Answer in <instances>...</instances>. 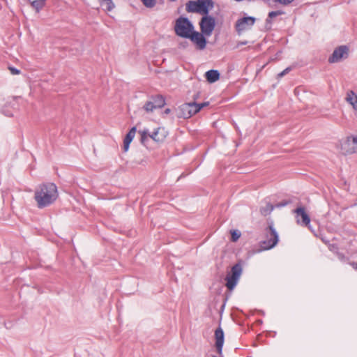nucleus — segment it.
<instances>
[{"label":"nucleus","instance_id":"obj_1","mask_svg":"<svg viewBox=\"0 0 357 357\" xmlns=\"http://www.w3.org/2000/svg\"><path fill=\"white\" fill-rule=\"evenodd\" d=\"M57 197V187L53 183L40 185L34 194V198L39 208L51 205L56 201Z\"/></svg>","mask_w":357,"mask_h":357},{"label":"nucleus","instance_id":"obj_2","mask_svg":"<svg viewBox=\"0 0 357 357\" xmlns=\"http://www.w3.org/2000/svg\"><path fill=\"white\" fill-rule=\"evenodd\" d=\"M174 30L177 36L188 38L194 31V26L188 18L181 17L176 21Z\"/></svg>","mask_w":357,"mask_h":357},{"label":"nucleus","instance_id":"obj_3","mask_svg":"<svg viewBox=\"0 0 357 357\" xmlns=\"http://www.w3.org/2000/svg\"><path fill=\"white\" fill-rule=\"evenodd\" d=\"M265 235L266 239L261 242V247L264 250H270L277 245L279 238L272 221L268 222V227L265 229Z\"/></svg>","mask_w":357,"mask_h":357},{"label":"nucleus","instance_id":"obj_4","mask_svg":"<svg viewBox=\"0 0 357 357\" xmlns=\"http://www.w3.org/2000/svg\"><path fill=\"white\" fill-rule=\"evenodd\" d=\"M242 266L239 263L236 264L231 267V272L229 273L225 278V285L229 290H233L236 286L242 274Z\"/></svg>","mask_w":357,"mask_h":357},{"label":"nucleus","instance_id":"obj_5","mask_svg":"<svg viewBox=\"0 0 357 357\" xmlns=\"http://www.w3.org/2000/svg\"><path fill=\"white\" fill-rule=\"evenodd\" d=\"M340 149L344 155L357 153V135L349 136L341 141Z\"/></svg>","mask_w":357,"mask_h":357},{"label":"nucleus","instance_id":"obj_6","mask_svg":"<svg viewBox=\"0 0 357 357\" xmlns=\"http://www.w3.org/2000/svg\"><path fill=\"white\" fill-rule=\"evenodd\" d=\"M256 22V18L252 16L243 17L236 20L235 29L238 34L250 29Z\"/></svg>","mask_w":357,"mask_h":357},{"label":"nucleus","instance_id":"obj_7","mask_svg":"<svg viewBox=\"0 0 357 357\" xmlns=\"http://www.w3.org/2000/svg\"><path fill=\"white\" fill-rule=\"evenodd\" d=\"M196 102H187L182 104L178 109V117L183 119H189L192 116L197 114Z\"/></svg>","mask_w":357,"mask_h":357},{"label":"nucleus","instance_id":"obj_8","mask_svg":"<svg viewBox=\"0 0 357 357\" xmlns=\"http://www.w3.org/2000/svg\"><path fill=\"white\" fill-rule=\"evenodd\" d=\"M349 56V49L346 45H341L336 48L333 54L328 58L330 63L340 62L343 59H347Z\"/></svg>","mask_w":357,"mask_h":357},{"label":"nucleus","instance_id":"obj_9","mask_svg":"<svg viewBox=\"0 0 357 357\" xmlns=\"http://www.w3.org/2000/svg\"><path fill=\"white\" fill-rule=\"evenodd\" d=\"M199 24L202 32L204 34L209 36L215 28V19L213 17L208 16V15H205L202 18Z\"/></svg>","mask_w":357,"mask_h":357},{"label":"nucleus","instance_id":"obj_10","mask_svg":"<svg viewBox=\"0 0 357 357\" xmlns=\"http://www.w3.org/2000/svg\"><path fill=\"white\" fill-rule=\"evenodd\" d=\"M296 214V222L302 226H307L310 222V218L303 206H300L294 211Z\"/></svg>","mask_w":357,"mask_h":357},{"label":"nucleus","instance_id":"obj_11","mask_svg":"<svg viewBox=\"0 0 357 357\" xmlns=\"http://www.w3.org/2000/svg\"><path fill=\"white\" fill-rule=\"evenodd\" d=\"M188 38L195 43L199 50H204L206 47V39L204 36L203 33H201L194 31Z\"/></svg>","mask_w":357,"mask_h":357},{"label":"nucleus","instance_id":"obj_12","mask_svg":"<svg viewBox=\"0 0 357 357\" xmlns=\"http://www.w3.org/2000/svg\"><path fill=\"white\" fill-rule=\"evenodd\" d=\"M215 347L219 354L222 353V347L224 344V332L222 329L219 327L215 331Z\"/></svg>","mask_w":357,"mask_h":357},{"label":"nucleus","instance_id":"obj_13","mask_svg":"<svg viewBox=\"0 0 357 357\" xmlns=\"http://www.w3.org/2000/svg\"><path fill=\"white\" fill-rule=\"evenodd\" d=\"M200 13L207 15L209 13V9L212 8L214 6V2L212 0H197Z\"/></svg>","mask_w":357,"mask_h":357},{"label":"nucleus","instance_id":"obj_14","mask_svg":"<svg viewBox=\"0 0 357 357\" xmlns=\"http://www.w3.org/2000/svg\"><path fill=\"white\" fill-rule=\"evenodd\" d=\"M149 137L156 142H162L165 139L166 135L164 129L158 128L151 132V135H149Z\"/></svg>","mask_w":357,"mask_h":357},{"label":"nucleus","instance_id":"obj_15","mask_svg":"<svg viewBox=\"0 0 357 357\" xmlns=\"http://www.w3.org/2000/svg\"><path fill=\"white\" fill-rule=\"evenodd\" d=\"M220 75V74L217 70H209L205 73L206 79L210 83H213L218 80Z\"/></svg>","mask_w":357,"mask_h":357},{"label":"nucleus","instance_id":"obj_16","mask_svg":"<svg viewBox=\"0 0 357 357\" xmlns=\"http://www.w3.org/2000/svg\"><path fill=\"white\" fill-rule=\"evenodd\" d=\"M346 101L352 105L353 109L357 112V95L353 91H349L345 98Z\"/></svg>","mask_w":357,"mask_h":357},{"label":"nucleus","instance_id":"obj_17","mask_svg":"<svg viewBox=\"0 0 357 357\" xmlns=\"http://www.w3.org/2000/svg\"><path fill=\"white\" fill-rule=\"evenodd\" d=\"M36 13H39L45 6L46 0H27Z\"/></svg>","mask_w":357,"mask_h":357},{"label":"nucleus","instance_id":"obj_18","mask_svg":"<svg viewBox=\"0 0 357 357\" xmlns=\"http://www.w3.org/2000/svg\"><path fill=\"white\" fill-rule=\"evenodd\" d=\"M186 10L189 13H200L197 0V1H189L186 4Z\"/></svg>","mask_w":357,"mask_h":357},{"label":"nucleus","instance_id":"obj_19","mask_svg":"<svg viewBox=\"0 0 357 357\" xmlns=\"http://www.w3.org/2000/svg\"><path fill=\"white\" fill-rule=\"evenodd\" d=\"M152 101L155 109L161 108L165 105V100L164 97L161 95H158L156 96L152 97Z\"/></svg>","mask_w":357,"mask_h":357},{"label":"nucleus","instance_id":"obj_20","mask_svg":"<svg viewBox=\"0 0 357 357\" xmlns=\"http://www.w3.org/2000/svg\"><path fill=\"white\" fill-rule=\"evenodd\" d=\"M265 204L266 205L260 208V213L264 216L269 215L275 208V206L268 202L266 201Z\"/></svg>","mask_w":357,"mask_h":357},{"label":"nucleus","instance_id":"obj_21","mask_svg":"<svg viewBox=\"0 0 357 357\" xmlns=\"http://www.w3.org/2000/svg\"><path fill=\"white\" fill-rule=\"evenodd\" d=\"M135 132H136V127H132L130 130V131L127 133V135H126L123 142L130 144L131 142L132 141L133 138L135 137Z\"/></svg>","mask_w":357,"mask_h":357},{"label":"nucleus","instance_id":"obj_22","mask_svg":"<svg viewBox=\"0 0 357 357\" xmlns=\"http://www.w3.org/2000/svg\"><path fill=\"white\" fill-rule=\"evenodd\" d=\"M139 133L141 135V142L142 144L145 143V141L149 137V135L151 133L149 132L148 129H144L143 130H139Z\"/></svg>","mask_w":357,"mask_h":357},{"label":"nucleus","instance_id":"obj_23","mask_svg":"<svg viewBox=\"0 0 357 357\" xmlns=\"http://www.w3.org/2000/svg\"><path fill=\"white\" fill-rule=\"evenodd\" d=\"M143 108L146 112H153L155 109L152 100L147 101L144 105Z\"/></svg>","mask_w":357,"mask_h":357},{"label":"nucleus","instance_id":"obj_24","mask_svg":"<svg viewBox=\"0 0 357 357\" xmlns=\"http://www.w3.org/2000/svg\"><path fill=\"white\" fill-rule=\"evenodd\" d=\"M284 13L283 11L282 10H276V11H271L268 13V18L266 19V23H271V18H273L276 16H278V15H282Z\"/></svg>","mask_w":357,"mask_h":357},{"label":"nucleus","instance_id":"obj_25","mask_svg":"<svg viewBox=\"0 0 357 357\" xmlns=\"http://www.w3.org/2000/svg\"><path fill=\"white\" fill-rule=\"evenodd\" d=\"M231 241L236 242L241 236V233L238 230H234L231 233Z\"/></svg>","mask_w":357,"mask_h":357},{"label":"nucleus","instance_id":"obj_26","mask_svg":"<svg viewBox=\"0 0 357 357\" xmlns=\"http://www.w3.org/2000/svg\"><path fill=\"white\" fill-rule=\"evenodd\" d=\"M207 105H208V102H205L200 104L196 103L197 111L199 112L201 110V109Z\"/></svg>","mask_w":357,"mask_h":357},{"label":"nucleus","instance_id":"obj_27","mask_svg":"<svg viewBox=\"0 0 357 357\" xmlns=\"http://www.w3.org/2000/svg\"><path fill=\"white\" fill-rule=\"evenodd\" d=\"M8 69L12 75H19L20 73V70L15 67L9 66Z\"/></svg>","mask_w":357,"mask_h":357},{"label":"nucleus","instance_id":"obj_28","mask_svg":"<svg viewBox=\"0 0 357 357\" xmlns=\"http://www.w3.org/2000/svg\"><path fill=\"white\" fill-rule=\"evenodd\" d=\"M294 0H275V2H278L279 3L282 5H289Z\"/></svg>","mask_w":357,"mask_h":357},{"label":"nucleus","instance_id":"obj_29","mask_svg":"<svg viewBox=\"0 0 357 357\" xmlns=\"http://www.w3.org/2000/svg\"><path fill=\"white\" fill-rule=\"evenodd\" d=\"M291 70V68L290 67H288L287 68H285L284 70H282L281 73H280L278 75V77L280 78V77H283L284 75H285L286 74H287L289 71Z\"/></svg>","mask_w":357,"mask_h":357},{"label":"nucleus","instance_id":"obj_30","mask_svg":"<svg viewBox=\"0 0 357 357\" xmlns=\"http://www.w3.org/2000/svg\"><path fill=\"white\" fill-rule=\"evenodd\" d=\"M289 203V202H288V201H282V202H280L278 204H277L275 206L277 208H281V207L287 206Z\"/></svg>","mask_w":357,"mask_h":357},{"label":"nucleus","instance_id":"obj_31","mask_svg":"<svg viewBox=\"0 0 357 357\" xmlns=\"http://www.w3.org/2000/svg\"><path fill=\"white\" fill-rule=\"evenodd\" d=\"M129 146H130V143H127V142H123V151L125 152L128 151Z\"/></svg>","mask_w":357,"mask_h":357},{"label":"nucleus","instance_id":"obj_32","mask_svg":"<svg viewBox=\"0 0 357 357\" xmlns=\"http://www.w3.org/2000/svg\"><path fill=\"white\" fill-rule=\"evenodd\" d=\"M171 112V109H169V108H167L165 110V114H169Z\"/></svg>","mask_w":357,"mask_h":357},{"label":"nucleus","instance_id":"obj_33","mask_svg":"<svg viewBox=\"0 0 357 357\" xmlns=\"http://www.w3.org/2000/svg\"><path fill=\"white\" fill-rule=\"evenodd\" d=\"M5 114L8 116H10L12 115L10 112L6 113Z\"/></svg>","mask_w":357,"mask_h":357},{"label":"nucleus","instance_id":"obj_34","mask_svg":"<svg viewBox=\"0 0 357 357\" xmlns=\"http://www.w3.org/2000/svg\"><path fill=\"white\" fill-rule=\"evenodd\" d=\"M247 43L246 41L241 43L242 45H245Z\"/></svg>","mask_w":357,"mask_h":357},{"label":"nucleus","instance_id":"obj_35","mask_svg":"<svg viewBox=\"0 0 357 357\" xmlns=\"http://www.w3.org/2000/svg\"><path fill=\"white\" fill-rule=\"evenodd\" d=\"M332 249H334V245H332V248H330V250H332Z\"/></svg>","mask_w":357,"mask_h":357},{"label":"nucleus","instance_id":"obj_36","mask_svg":"<svg viewBox=\"0 0 357 357\" xmlns=\"http://www.w3.org/2000/svg\"><path fill=\"white\" fill-rule=\"evenodd\" d=\"M332 249H334V245H332V248H330V250H332Z\"/></svg>","mask_w":357,"mask_h":357},{"label":"nucleus","instance_id":"obj_37","mask_svg":"<svg viewBox=\"0 0 357 357\" xmlns=\"http://www.w3.org/2000/svg\"><path fill=\"white\" fill-rule=\"evenodd\" d=\"M332 249H334V245H332V248H330V250H332Z\"/></svg>","mask_w":357,"mask_h":357},{"label":"nucleus","instance_id":"obj_38","mask_svg":"<svg viewBox=\"0 0 357 357\" xmlns=\"http://www.w3.org/2000/svg\"><path fill=\"white\" fill-rule=\"evenodd\" d=\"M356 268H357V263H356Z\"/></svg>","mask_w":357,"mask_h":357},{"label":"nucleus","instance_id":"obj_39","mask_svg":"<svg viewBox=\"0 0 357 357\" xmlns=\"http://www.w3.org/2000/svg\"><path fill=\"white\" fill-rule=\"evenodd\" d=\"M212 357H216V356H212Z\"/></svg>","mask_w":357,"mask_h":357}]
</instances>
